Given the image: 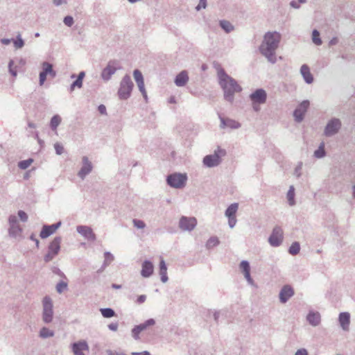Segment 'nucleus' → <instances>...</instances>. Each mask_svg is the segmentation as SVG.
Wrapping results in <instances>:
<instances>
[{
    "label": "nucleus",
    "instance_id": "1",
    "mask_svg": "<svg viewBox=\"0 0 355 355\" xmlns=\"http://www.w3.org/2000/svg\"><path fill=\"white\" fill-rule=\"evenodd\" d=\"M282 35L279 32H267L265 33L262 42L259 46V51L267 60L275 64L277 62L276 51L279 47Z\"/></svg>",
    "mask_w": 355,
    "mask_h": 355
},
{
    "label": "nucleus",
    "instance_id": "2",
    "mask_svg": "<svg viewBox=\"0 0 355 355\" xmlns=\"http://www.w3.org/2000/svg\"><path fill=\"white\" fill-rule=\"evenodd\" d=\"M219 85L224 92V98L232 103L234 99V94L241 92L242 88L236 80L227 75L224 69H221L218 72Z\"/></svg>",
    "mask_w": 355,
    "mask_h": 355
},
{
    "label": "nucleus",
    "instance_id": "3",
    "mask_svg": "<svg viewBox=\"0 0 355 355\" xmlns=\"http://www.w3.org/2000/svg\"><path fill=\"white\" fill-rule=\"evenodd\" d=\"M134 84L131 78L128 75L123 77L120 82L119 88L118 89V96L120 100H127L131 96L133 89Z\"/></svg>",
    "mask_w": 355,
    "mask_h": 355
},
{
    "label": "nucleus",
    "instance_id": "4",
    "mask_svg": "<svg viewBox=\"0 0 355 355\" xmlns=\"http://www.w3.org/2000/svg\"><path fill=\"white\" fill-rule=\"evenodd\" d=\"M226 155V150L220 147L211 155H206L202 160L203 164L209 168L218 166L222 162V157Z\"/></svg>",
    "mask_w": 355,
    "mask_h": 355
},
{
    "label": "nucleus",
    "instance_id": "5",
    "mask_svg": "<svg viewBox=\"0 0 355 355\" xmlns=\"http://www.w3.org/2000/svg\"><path fill=\"white\" fill-rule=\"evenodd\" d=\"M61 242V236H55L49 243L48 247V252L44 257V260L46 263L51 261L58 254L60 250Z\"/></svg>",
    "mask_w": 355,
    "mask_h": 355
},
{
    "label": "nucleus",
    "instance_id": "6",
    "mask_svg": "<svg viewBox=\"0 0 355 355\" xmlns=\"http://www.w3.org/2000/svg\"><path fill=\"white\" fill-rule=\"evenodd\" d=\"M187 176L185 173H172L167 176L166 182L172 188L181 189L186 184Z\"/></svg>",
    "mask_w": 355,
    "mask_h": 355
},
{
    "label": "nucleus",
    "instance_id": "7",
    "mask_svg": "<svg viewBox=\"0 0 355 355\" xmlns=\"http://www.w3.org/2000/svg\"><path fill=\"white\" fill-rule=\"evenodd\" d=\"M42 320L44 322L49 324L53 318V310L52 300L49 296H45L42 300Z\"/></svg>",
    "mask_w": 355,
    "mask_h": 355
},
{
    "label": "nucleus",
    "instance_id": "8",
    "mask_svg": "<svg viewBox=\"0 0 355 355\" xmlns=\"http://www.w3.org/2000/svg\"><path fill=\"white\" fill-rule=\"evenodd\" d=\"M155 320L149 318L139 324L135 325L131 330V335L135 340L140 339V334L150 329V327L155 324Z\"/></svg>",
    "mask_w": 355,
    "mask_h": 355
},
{
    "label": "nucleus",
    "instance_id": "9",
    "mask_svg": "<svg viewBox=\"0 0 355 355\" xmlns=\"http://www.w3.org/2000/svg\"><path fill=\"white\" fill-rule=\"evenodd\" d=\"M342 122L338 118L331 119L327 123L324 129V135L330 137L334 136L341 129Z\"/></svg>",
    "mask_w": 355,
    "mask_h": 355
},
{
    "label": "nucleus",
    "instance_id": "10",
    "mask_svg": "<svg viewBox=\"0 0 355 355\" xmlns=\"http://www.w3.org/2000/svg\"><path fill=\"white\" fill-rule=\"evenodd\" d=\"M121 69L119 62L117 60H110L108 62L107 66L103 69L101 76L105 81L110 80L112 75H114L117 70Z\"/></svg>",
    "mask_w": 355,
    "mask_h": 355
},
{
    "label": "nucleus",
    "instance_id": "11",
    "mask_svg": "<svg viewBox=\"0 0 355 355\" xmlns=\"http://www.w3.org/2000/svg\"><path fill=\"white\" fill-rule=\"evenodd\" d=\"M239 209V203L234 202L227 207L225 211V216L228 219V225L230 228H234L237 223L236 212Z\"/></svg>",
    "mask_w": 355,
    "mask_h": 355
},
{
    "label": "nucleus",
    "instance_id": "12",
    "mask_svg": "<svg viewBox=\"0 0 355 355\" xmlns=\"http://www.w3.org/2000/svg\"><path fill=\"white\" fill-rule=\"evenodd\" d=\"M283 230L279 227L276 226L273 228L270 236L268 238V242L272 247L279 246L283 241Z\"/></svg>",
    "mask_w": 355,
    "mask_h": 355
},
{
    "label": "nucleus",
    "instance_id": "13",
    "mask_svg": "<svg viewBox=\"0 0 355 355\" xmlns=\"http://www.w3.org/2000/svg\"><path fill=\"white\" fill-rule=\"evenodd\" d=\"M309 101L308 100H304L295 108L293 112V116L296 122L300 123L304 120V115L309 107Z\"/></svg>",
    "mask_w": 355,
    "mask_h": 355
},
{
    "label": "nucleus",
    "instance_id": "14",
    "mask_svg": "<svg viewBox=\"0 0 355 355\" xmlns=\"http://www.w3.org/2000/svg\"><path fill=\"white\" fill-rule=\"evenodd\" d=\"M42 66V71L40 73V85H44L47 75L51 76L52 78H55L56 76V72L53 70L52 64L44 62Z\"/></svg>",
    "mask_w": 355,
    "mask_h": 355
},
{
    "label": "nucleus",
    "instance_id": "15",
    "mask_svg": "<svg viewBox=\"0 0 355 355\" xmlns=\"http://www.w3.org/2000/svg\"><path fill=\"white\" fill-rule=\"evenodd\" d=\"M197 225L195 217L182 216L179 221V227L183 231H192Z\"/></svg>",
    "mask_w": 355,
    "mask_h": 355
},
{
    "label": "nucleus",
    "instance_id": "16",
    "mask_svg": "<svg viewBox=\"0 0 355 355\" xmlns=\"http://www.w3.org/2000/svg\"><path fill=\"white\" fill-rule=\"evenodd\" d=\"M250 99L254 104H263L267 99V93L263 89H257L250 94Z\"/></svg>",
    "mask_w": 355,
    "mask_h": 355
},
{
    "label": "nucleus",
    "instance_id": "17",
    "mask_svg": "<svg viewBox=\"0 0 355 355\" xmlns=\"http://www.w3.org/2000/svg\"><path fill=\"white\" fill-rule=\"evenodd\" d=\"M83 166L78 173V176L81 179L84 180L85 177L89 174L93 168L92 162L89 160L88 157L83 156L82 158Z\"/></svg>",
    "mask_w": 355,
    "mask_h": 355
},
{
    "label": "nucleus",
    "instance_id": "18",
    "mask_svg": "<svg viewBox=\"0 0 355 355\" xmlns=\"http://www.w3.org/2000/svg\"><path fill=\"white\" fill-rule=\"evenodd\" d=\"M76 231L88 241H94L96 239L95 234L89 226L78 225L76 227Z\"/></svg>",
    "mask_w": 355,
    "mask_h": 355
},
{
    "label": "nucleus",
    "instance_id": "19",
    "mask_svg": "<svg viewBox=\"0 0 355 355\" xmlns=\"http://www.w3.org/2000/svg\"><path fill=\"white\" fill-rule=\"evenodd\" d=\"M62 225L61 221L51 225H44L40 232V236L42 239H46L53 234Z\"/></svg>",
    "mask_w": 355,
    "mask_h": 355
},
{
    "label": "nucleus",
    "instance_id": "20",
    "mask_svg": "<svg viewBox=\"0 0 355 355\" xmlns=\"http://www.w3.org/2000/svg\"><path fill=\"white\" fill-rule=\"evenodd\" d=\"M294 295L293 288L289 285L284 286L279 292V301L282 304L286 303Z\"/></svg>",
    "mask_w": 355,
    "mask_h": 355
},
{
    "label": "nucleus",
    "instance_id": "21",
    "mask_svg": "<svg viewBox=\"0 0 355 355\" xmlns=\"http://www.w3.org/2000/svg\"><path fill=\"white\" fill-rule=\"evenodd\" d=\"M219 119L220 121V128L222 129H225L227 128H231V129H237L241 127V124L232 119L229 118H224L221 116V115L219 114Z\"/></svg>",
    "mask_w": 355,
    "mask_h": 355
},
{
    "label": "nucleus",
    "instance_id": "22",
    "mask_svg": "<svg viewBox=\"0 0 355 355\" xmlns=\"http://www.w3.org/2000/svg\"><path fill=\"white\" fill-rule=\"evenodd\" d=\"M240 268L248 283L251 286H254V280L250 275V266L249 262L245 260L242 261L240 263Z\"/></svg>",
    "mask_w": 355,
    "mask_h": 355
},
{
    "label": "nucleus",
    "instance_id": "23",
    "mask_svg": "<svg viewBox=\"0 0 355 355\" xmlns=\"http://www.w3.org/2000/svg\"><path fill=\"white\" fill-rule=\"evenodd\" d=\"M71 347L72 351L75 355H85L83 351L89 350V346L85 340L73 343Z\"/></svg>",
    "mask_w": 355,
    "mask_h": 355
},
{
    "label": "nucleus",
    "instance_id": "24",
    "mask_svg": "<svg viewBox=\"0 0 355 355\" xmlns=\"http://www.w3.org/2000/svg\"><path fill=\"white\" fill-rule=\"evenodd\" d=\"M154 270V266L151 261L145 260L141 265V275L144 278L150 277Z\"/></svg>",
    "mask_w": 355,
    "mask_h": 355
},
{
    "label": "nucleus",
    "instance_id": "25",
    "mask_svg": "<svg viewBox=\"0 0 355 355\" xmlns=\"http://www.w3.org/2000/svg\"><path fill=\"white\" fill-rule=\"evenodd\" d=\"M306 320L311 326L316 327L320 323L321 316L319 312L310 311L306 316Z\"/></svg>",
    "mask_w": 355,
    "mask_h": 355
},
{
    "label": "nucleus",
    "instance_id": "26",
    "mask_svg": "<svg viewBox=\"0 0 355 355\" xmlns=\"http://www.w3.org/2000/svg\"><path fill=\"white\" fill-rule=\"evenodd\" d=\"M189 81V76L187 71L180 72L175 78L174 83L178 87H184Z\"/></svg>",
    "mask_w": 355,
    "mask_h": 355
},
{
    "label": "nucleus",
    "instance_id": "27",
    "mask_svg": "<svg viewBox=\"0 0 355 355\" xmlns=\"http://www.w3.org/2000/svg\"><path fill=\"white\" fill-rule=\"evenodd\" d=\"M300 73L306 83L311 84L313 82V75L310 71L309 67L306 64L302 65L300 68Z\"/></svg>",
    "mask_w": 355,
    "mask_h": 355
},
{
    "label": "nucleus",
    "instance_id": "28",
    "mask_svg": "<svg viewBox=\"0 0 355 355\" xmlns=\"http://www.w3.org/2000/svg\"><path fill=\"white\" fill-rule=\"evenodd\" d=\"M338 320L343 330L347 331L349 329V325L350 322V315L349 313H340L339 315Z\"/></svg>",
    "mask_w": 355,
    "mask_h": 355
},
{
    "label": "nucleus",
    "instance_id": "29",
    "mask_svg": "<svg viewBox=\"0 0 355 355\" xmlns=\"http://www.w3.org/2000/svg\"><path fill=\"white\" fill-rule=\"evenodd\" d=\"M159 275L161 277V281L163 283H166L168 278L167 276V267L164 260L162 259L159 262Z\"/></svg>",
    "mask_w": 355,
    "mask_h": 355
},
{
    "label": "nucleus",
    "instance_id": "30",
    "mask_svg": "<svg viewBox=\"0 0 355 355\" xmlns=\"http://www.w3.org/2000/svg\"><path fill=\"white\" fill-rule=\"evenodd\" d=\"M22 229L19 226V223L17 225L10 226L8 229V234L10 237L17 238L21 234Z\"/></svg>",
    "mask_w": 355,
    "mask_h": 355
},
{
    "label": "nucleus",
    "instance_id": "31",
    "mask_svg": "<svg viewBox=\"0 0 355 355\" xmlns=\"http://www.w3.org/2000/svg\"><path fill=\"white\" fill-rule=\"evenodd\" d=\"M62 121V119L60 115L55 114L52 116L50 121V128L52 130H56Z\"/></svg>",
    "mask_w": 355,
    "mask_h": 355
},
{
    "label": "nucleus",
    "instance_id": "32",
    "mask_svg": "<svg viewBox=\"0 0 355 355\" xmlns=\"http://www.w3.org/2000/svg\"><path fill=\"white\" fill-rule=\"evenodd\" d=\"M287 200L290 206H293L295 205V188L293 186H291L287 192Z\"/></svg>",
    "mask_w": 355,
    "mask_h": 355
},
{
    "label": "nucleus",
    "instance_id": "33",
    "mask_svg": "<svg viewBox=\"0 0 355 355\" xmlns=\"http://www.w3.org/2000/svg\"><path fill=\"white\" fill-rule=\"evenodd\" d=\"M104 262L102 265V270H105L114 259V257L110 252H105L104 253Z\"/></svg>",
    "mask_w": 355,
    "mask_h": 355
},
{
    "label": "nucleus",
    "instance_id": "34",
    "mask_svg": "<svg viewBox=\"0 0 355 355\" xmlns=\"http://www.w3.org/2000/svg\"><path fill=\"white\" fill-rule=\"evenodd\" d=\"M219 24L221 28L227 33H229L234 30V26L227 20H220Z\"/></svg>",
    "mask_w": 355,
    "mask_h": 355
},
{
    "label": "nucleus",
    "instance_id": "35",
    "mask_svg": "<svg viewBox=\"0 0 355 355\" xmlns=\"http://www.w3.org/2000/svg\"><path fill=\"white\" fill-rule=\"evenodd\" d=\"M54 336V331L47 327H42L40 331V337L42 338H48Z\"/></svg>",
    "mask_w": 355,
    "mask_h": 355
},
{
    "label": "nucleus",
    "instance_id": "36",
    "mask_svg": "<svg viewBox=\"0 0 355 355\" xmlns=\"http://www.w3.org/2000/svg\"><path fill=\"white\" fill-rule=\"evenodd\" d=\"M220 243L219 239L216 236L210 237L206 243V248L209 250L217 246Z\"/></svg>",
    "mask_w": 355,
    "mask_h": 355
},
{
    "label": "nucleus",
    "instance_id": "37",
    "mask_svg": "<svg viewBox=\"0 0 355 355\" xmlns=\"http://www.w3.org/2000/svg\"><path fill=\"white\" fill-rule=\"evenodd\" d=\"M100 311L105 318H110L115 315V311L111 308H103L100 309Z\"/></svg>",
    "mask_w": 355,
    "mask_h": 355
},
{
    "label": "nucleus",
    "instance_id": "38",
    "mask_svg": "<svg viewBox=\"0 0 355 355\" xmlns=\"http://www.w3.org/2000/svg\"><path fill=\"white\" fill-rule=\"evenodd\" d=\"M300 245L299 242L295 241L289 247L288 252L292 255H296L300 252Z\"/></svg>",
    "mask_w": 355,
    "mask_h": 355
},
{
    "label": "nucleus",
    "instance_id": "39",
    "mask_svg": "<svg viewBox=\"0 0 355 355\" xmlns=\"http://www.w3.org/2000/svg\"><path fill=\"white\" fill-rule=\"evenodd\" d=\"M325 150H324V143H321L319 146L318 148L315 150L314 156L316 158H322L325 156Z\"/></svg>",
    "mask_w": 355,
    "mask_h": 355
},
{
    "label": "nucleus",
    "instance_id": "40",
    "mask_svg": "<svg viewBox=\"0 0 355 355\" xmlns=\"http://www.w3.org/2000/svg\"><path fill=\"white\" fill-rule=\"evenodd\" d=\"M12 42L15 49H21L24 46V41L21 38L20 34H18L15 39L12 40Z\"/></svg>",
    "mask_w": 355,
    "mask_h": 355
},
{
    "label": "nucleus",
    "instance_id": "41",
    "mask_svg": "<svg viewBox=\"0 0 355 355\" xmlns=\"http://www.w3.org/2000/svg\"><path fill=\"white\" fill-rule=\"evenodd\" d=\"M33 159L31 158L21 160L18 162V167L23 170L26 169L30 166V165L33 163Z\"/></svg>",
    "mask_w": 355,
    "mask_h": 355
},
{
    "label": "nucleus",
    "instance_id": "42",
    "mask_svg": "<svg viewBox=\"0 0 355 355\" xmlns=\"http://www.w3.org/2000/svg\"><path fill=\"white\" fill-rule=\"evenodd\" d=\"M312 40H313V42L318 46L322 44V42L320 37V33L318 31H317L315 29L313 30L312 32Z\"/></svg>",
    "mask_w": 355,
    "mask_h": 355
},
{
    "label": "nucleus",
    "instance_id": "43",
    "mask_svg": "<svg viewBox=\"0 0 355 355\" xmlns=\"http://www.w3.org/2000/svg\"><path fill=\"white\" fill-rule=\"evenodd\" d=\"M133 76L136 83L144 82V77L141 72L139 69H135L133 71Z\"/></svg>",
    "mask_w": 355,
    "mask_h": 355
},
{
    "label": "nucleus",
    "instance_id": "44",
    "mask_svg": "<svg viewBox=\"0 0 355 355\" xmlns=\"http://www.w3.org/2000/svg\"><path fill=\"white\" fill-rule=\"evenodd\" d=\"M67 283L63 281L60 282L56 285V291L58 293H62L64 290L67 288Z\"/></svg>",
    "mask_w": 355,
    "mask_h": 355
},
{
    "label": "nucleus",
    "instance_id": "45",
    "mask_svg": "<svg viewBox=\"0 0 355 355\" xmlns=\"http://www.w3.org/2000/svg\"><path fill=\"white\" fill-rule=\"evenodd\" d=\"M133 225L137 229H144L146 227V223L139 219H133L132 220Z\"/></svg>",
    "mask_w": 355,
    "mask_h": 355
},
{
    "label": "nucleus",
    "instance_id": "46",
    "mask_svg": "<svg viewBox=\"0 0 355 355\" xmlns=\"http://www.w3.org/2000/svg\"><path fill=\"white\" fill-rule=\"evenodd\" d=\"M137 85L139 88V90L141 93V94L144 96V98H145V100H147V93H146L145 86H144V81L141 82V83H137Z\"/></svg>",
    "mask_w": 355,
    "mask_h": 355
},
{
    "label": "nucleus",
    "instance_id": "47",
    "mask_svg": "<svg viewBox=\"0 0 355 355\" xmlns=\"http://www.w3.org/2000/svg\"><path fill=\"white\" fill-rule=\"evenodd\" d=\"M63 22L67 26L71 27L73 24L74 20L71 16L67 15L64 17Z\"/></svg>",
    "mask_w": 355,
    "mask_h": 355
},
{
    "label": "nucleus",
    "instance_id": "48",
    "mask_svg": "<svg viewBox=\"0 0 355 355\" xmlns=\"http://www.w3.org/2000/svg\"><path fill=\"white\" fill-rule=\"evenodd\" d=\"M82 87L83 82L76 78V80H74L70 85V90L73 91L75 89V87L81 88Z\"/></svg>",
    "mask_w": 355,
    "mask_h": 355
},
{
    "label": "nucleus",
    "instance_id": "49",
    "mask_svg": "<svg viewBox=\"0 0 355 355\" xmlns=\"http://www.w3.org/2000/svg\"><path fill=\"white\" fill-rule=\"evenodd\" d=\"M306 0H298V1H296L295 0H292L290 2V6L293 8L298 9L300 8V4L304 3H306Z\"/></svg>",
    "mask_w": 355,
    "mask_h": 355
},
{
    "label": "nucleus",
    "instance_id": "50",
    "mask_svg": "<svg viewBox=\"0 0 355 355\" xmlns=\"http://www.w3.org/2000/svg\"><path fill=\"white\" fill-rule=\"evenodd\" d=\"M302 162H299L297 164V165L296 166V167L295 168V171H294V175L297 177V178H300L302 175Z\"/></svg>",
    "mask_w": 355,
    "mask_h": 355
},
{
    "label": "nucleus",
    "instance_id": "51",
    "mask_svg": "<svg viewBox=\"0 0 355 355\" xmlns=\"http://www.w3.org/2000/svg\"><path fill=\"white\" fill-rule=\"evenodd\" d=\"M14 64V61L12 60H10L9 63H8V70H9V72L10 73L12 76H17V71L15 69H14L12 67V65Z\"/></svg>",
    "mask_w": 355,
    "mask_h": 355
},
{
    "label": "nucleus",
    "instance_id": "52",
    "mask_svg": "<svg viewBox=\"0 0 355 355\" xmlns=\"http://www.w3.org/2000/svg\"><path fill=\"white\" fill-rule=\"evenodd\" d=\"M54 148L57 155H62L64 151V148L60 143H55L54 144Z\"/></svg>",
    "mask_w": 355,
    "mask_h": 355
},
{
    "label": "nucleus",
    "instance_id": "53",
    "mask_svg": "<svg viewBox=\"0 0 355 355\" xmlns=\"http://www.w3.org/2000/svg\"><path fill=\"white\" fill-rule=\"evenodd\" d=\"M51 271L53 273L61 277H63V278H66L64 274L60 270V269L56 266H53L51 268Z\"/></svg>",
    "mask_w": 355,
    "mask_h": 355
},
{
    "label": "nucleus",
    "instance_id": "54",
    "mask_svg": "<svg viewBox=\"0 0 355 355\" xmlns=\"http://www.w3.org/2000/svg\"><path fill=\"white\" fill-rule=\"evenodd\" d=\"M18 216L22 222H26L28 220L27 214L22 210L18 211Z\"/></svg>",
    "mask_w": 355,
    "mask_h": 355
},
{
    "label": "nucleus",
    "instance_id": "55",
    "mask_svg": "<svg viewBox=\"0 0 355 355\" xmlns=\"http://www.w3.org/2000/svg\"><path fill=\"white\" fill-rule=\"evenodd\" d=\"M9 225H14L18 224L17 218L15 215H10L8 218Z\"/></svg>",
    "mask_w": 355,
    "mask_h": 355
},
{
    "label": "nucleus",
    "instance_id": "56",
    "mask_svg": "<svg viewBox=\"0 0 355 355\" xmlns=\"http://www.w3.org/2000/svg\"><path fill=\"white\" fill-rule=\"evenodd\" d=\"M207 6V0H200L198 5L196 7V10L205 8Z\"/></svg>",
    "mask_w": 355,
    "mask_h": 355
},
{
    "label": "nucleus",
    "instance_id": "57",
    "mask_svg": "<svg viewBox=\"0 0 355 355\" xmlns=\"http://www.w3.org/2000/svg\"><path fill=\"white\" fill-rule=\"evenodd\" d=\"M295 355H309L308 352L306 349L302 348L300 349H297L295 352Z\"/></svg>",
    "mask_w": 355,
    "mask_h": 355
},
{
    "label": "nucleus",
    "instance_id": "58",
    "mask_svg": "<svg viewBox=\"0 0 355 355\" xmlns=\"http://www.w3.org/2000/svg\"><path fill=\"white\" fill-rule=\"evenodd\" d=\"M118 327L119 325L116 322H112L108 324L109 329L113 331H116L118 329Z\"/></svg>",
    "mask_w": 355,
    "mask_h": 355
},
{
    "label": "nucleus",
    "instance_id": "59",
    "mask_svg": "<svg viewBox=\"0 0 355 355\" xmlns=\"http://www.w3.org/2000/svg\"><path fill=\"white\" fill-rule=\"evenodd\" d=\"M53 3L55 6H60L62 4H67V0H53Z\"/></svg>",
    "mask_w": 355,
    "mask_h": 355
},
{
    "label": "nucleus",
    "instance_id": "60",
    "mask_svg": "<svg viewBox=\"0 0 355 355\" xmlns=\"http://www.w3.org/2000/svg\"><path fill=\"white\" fill-rule=\"evenodd\" d=\"M146 300V295H139L137 299V303L138 304H142L144 303Z\"/></svg>",
    "mask_w": 355,
    "mask_h": 355
},
{
    "label": "nucleus",
    "instance_id": "61",
    "mask_svg": "<svg viewBox=\"0 0 355 355\" xmlns=\"http://www.w3.org/2000/svg\"><path fill=\"white\" fill-rule=\"evenodd\" d=\"M98 110L102 114H107L106 107H105V106L104 105H100L98 107Z\"/></svg>",
    "mask_w": 355,
    "mask_h": 355
},
{
    "label": "nucleus",
    "instance_id": "62",
    "mask_svg": "<svg viewBox=\"0 0 355 355\" xmlns=\"http://www.w3.org/2000/svg\"><path fill=\"white\" fill-rule=\"evenodd\" d=\"M30 239L33 241V242L35 243V245L37 247V248H39L40 247V241L35 236V235L33 234H32L30 236Z\"/></svg>",
    "mask_w": 355,
    "mask_h": 355
},
{
    "label": "nucleus",
    "instance_id": "63",
    "mask_svg": "<svg viewBox=\"0 0 355 355\" xmlns=\"http://www.w3.org/2000/svg\"><path fill=\"white\" fill-rule=\"evenodd\" d=\"M107 355H126L123 352H118L116 351L108 350L107 352Z\"/></svg>",
    "mask_w": 355,
    "mask_h": 355
},
{
    "label": "nucleus",
    "instance_id": "64",
    "mask_svg": "<svg viewBox=\"0 0 355 355\" xmlns=\"http://www.w3.org/2000/svg\"><path fill=\"white\" fill-rule=\"evenodd\" d=\"M131 355H151L148 351H143L141 352H132Z\"/></svg>",
    "mask_w": 355,
    "mask_h": 355
}]
</instances>
